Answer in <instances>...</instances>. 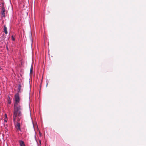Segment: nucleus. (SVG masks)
I'll list each match as a JSON object with an SVG mask.
<instances>
[{"label":"nucleus","mask_w":146,"mask_h":146,"mask_svg":"<svg viewBox=\"0 0 146 146\" xmlns=\"http://www.w3.org/2000/svg\"><path fill=\"white\" fill-rule=\"evenodd\" d=\"M21 89V85H19V87H18L19 92L20 91V90Z\"/></svg>","instance_id":"obj_9"},{"label":"nucleus","mask_w":146,"mask_h":146,"mask_svg":"<svg viewBox=\"0 0 146 146\" xmlns=\"http://www.w3.org/2000/svg\"><path fill=\"white\" fill-rule=\"evenodd\" d=\"M15 103L13 111V119L14 121H16V117L21 115V111L22 110L21 106L19 105L20 98L18 93L16 94L14 96Z\"/></svg>","instance_id":"obj_1"},{"label":"nucleus","mask_w":146,"mask_h":146,"mask_svg":"<svg viewBox=\"0 0 146 146\" xmlns=\"http://www.w3.org/2000/svg\"><path fill=\"white\" fill-rule=\"evenodd\" d=\"M12 40H13V41H14L15 40V38H14V37L13 36H12Z\"/></svg>","instance_id":"obj_10"},{"label":"nucleus","mask_w":146,"mask_h":146,"mask_svg":"<svg viewBox=\"0 0 146 146\" xmlns=\"http://www.w3.org/2000/svg\"><path fill=\"white\" fill-rule=\"evenodd\" d=\"M39 134H40V136H41V133L40 132H39Z\"/></svg>","instance_id":"obj_12"},{"label":"nucleus","mask_w":146,"mask_h":146,"mask_svg":"<svg viewBox=\"0 0 146 146\" xmlns=\"http://www.w3.org/2000/svg\"><path fill=\"white\" fill-rule=\"evenodd\" d=\"M33 73V68L32 67L31 68L30 71V74H32Z\"/></svg>","instance_id":"obj_8"},{"label":"nucleus","mask_w":146,"mask_h":146,"mask_svg":"<svg viewBox=\"0 0 146 146\" xmlns=\"http://www.w3.org/2000/svg\"><path fill=\"white\" fill-rule=\"evenodd\" d=\"M7 102H8V104H11V102L10 98H9L8 99Z\"/></svg>","instance_id":"obj_6"},{"label":"nucleus","mask_w":146,"mask_h":146,"mask_svg":"<svg viewBox=\"0 0 146 146\" xmlns=\"http://www.w3.org/2000/svg\"><path fill=\"white\" fill-rule=\"evenodd\" d=\"M4 31L6 34H7V28L5 26H4Z\"/></svg>","instance_id":"obj_5"},{"label":"nucleus","mask_w":146,"mask_h":146,"mask_svg":"<svg viewBox=\"0 0 146 146\" xmlns=\"http://www.w3.org/2000/svg\"><path fill=\"white\" fill-rule=\"evenodd\" d=\"M19 143L20 146H25L24 142L22 140H19Z\"/></svg>","instance_id":"obj_3"},{"label":"nucleus","mask_w":146,"mask_h":146,"mask_svg":"<svg viewBox=\"0 0 146 146\" xmlns=\"http://www.w3.org/2000/svg\"><path fill=\"white\" fill-rule=\"evenodd\" d=\"M5 9L4 8H3L1 11V14L4 17L5 14Z\"/></svg>","instance_id":"obj_4"},{"label":"nucleus","mask_w":146,"mask_h":146,"mask_svg":"<svg viewBox=\"0 0 146 146\" xmlns=\"http://www.w3.org/2000/svg\"><path fill=\"white\" fill-rule=\"evenodd\" d=\"M21 116V115L19 117L18 116H17L16 121L14 122L13 121L16 128L18 130H19L20 131L21 130L20 124V123L17 122V121H18L19 120V117H20ZM13 120H14L13 119Z\"/></svg>","instance_id":"obj_2"},{"label":"nucleus","mask_w":146,"mask_h":146,"mask_svg":"<svg viewBox=\"0 0 146 146\" xmlns=\"http://www.w3.org/2000/svg\"><path fill=\"white\" fill-rule=\"evenodd\" d=\"M5 119L4 120V121L5 122H7V115L6 114H5Z\"/></svg>","instance_id":"obj_7"},{"label":"nucleus","mask_w":146,"mask_h":146,"mask_svg":"<svg viewBox=\"0 0 146 146\" xmlns=\"http://www.w3.org/2000/svg\"><path fill=\"white\" fill-rule=\"evenodd\" d=\"M39 142H40V145H41V141L40 140H39Z\"/></svg>","instance_id":"obj_11"}]
</instances>
